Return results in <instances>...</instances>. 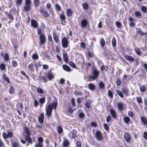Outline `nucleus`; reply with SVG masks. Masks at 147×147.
Wrapping results in <instances>:
<instances>
[{"label":"nucleus","mask_w":147,"mask_h":147,"mask_svg":"<svg viewBox=\"0 0 147 147\" xmlns=\"http://www.w3.org/2000/svg\"><path fill=\"white\" fill-rule=\"evenodd\" d=\"M53 38L55 42H57L58 41V37L57 33L53 32Z\"/></svg>","instance_id":"nucleus-18"},{"label":"nucleus","mask_w":147,"mask_h":147,"mask_svg":"<svg viewBox=\"0 0 147 147\" xmlns=\"http://www.w3.org/2000/svg\"><path fill=\"white\" fill-rule=\"evenodd\" d=\"M77 132L75 130H72L68 134V136L70 138H74L77 136Z\"/></svg>","instance_id":"nucleus-6"},{"label":"nucleus","mask_w":147,"mask_h":147,"mask_svg":"<svg viewBox=\"0 0 147 147\" xmlns=\"http://www.w3.org/2000/svg\"><path fill=\"white\" fill-rule=\"evenodd\" d=\"M57 105V102L53 103L52 105H49L47 107L46 109V115L48 117H50L51 115L53 108H54L55 110H56Z\"/></svg>","instance_id":"nucleus-1"},{"label":"nucleus","mask_w":147,"mask_h":147,"mask_svg":"<svg viewBox=\"0 0 147 147\" xmlns=\"http://www.w3.org/2000/svg\"><path fill=\"white\" fill-rule=\"evenodd\" d=\"M9 91L10 94H12L14 92V89L12 86H11L10 87Z\"/></svg>","instance_id":"nucleus-38"},{"label":"nucleus","mask_w":147,"mask_h":147,"mask_svg":"<svg viewBox=\"0 0 147 147\" xmlns=\"http://www.w3.org/2000/svg\"><path fill=\"white\" fill-rule=\"evenodd\" d=\"M12 147H18V144L17 142H13L11 143Z\"/></svg>","instance_id":"nucleus-51"},{"label":"nucleus","mask_w":147,"mask_h":147,"mask_svg":"<svg viewBox=\"0 0 147 147\" xmlns=\"http://www.w3.org/2000/svg\"><path fill=\"white\" fill-rule=\"evenodd\" d=\"M130 120V118L128 117H125L124 118L123 121L126 123H128Z\"/></svg>","instance_id":"nucleus-29"},{"label":"nucleus","mask_w":147,"mask_h":147,"mask_svg":"<svg viewBox=\"0 0 147 147\" xmlns=\"http://www.w3.org/2000/svg\"><path fill=\"white\" fill-rule=\"evenodd\" d=\"M108 95L111 98H112L113 97V94L112 92L110 90L108 91Z\"/></svg>","instance_id":"nucleus-62"},{"label":"nucleus","mask_w":147,"mask_h":147,"mask_svg":"<svg viewBox=\"0 0 147 147\" xmlns=\"http://www.w3.org/2000/svg\"><path fill=\"white\" fill-rule=\"evenodd\" d=\"M24 131L25 133L27 134V135H30V131L28 128L25 127L24 128Z\"/></svg>","instance_id":"nucleus-33"},{"label":"nucleus","mask_w":147,"mask_h":147,"mask_svg":"<svg viewBox=\"0 0 147 147\" xmlns=\"http://www.w3.org/2000/svg\"><path fill=\"white\" fill-rule=\"evenodd\" d=\"M74 94L76 95H82V92H78L77 91H75L74 92Z\"/></svg>","instance_id":"nucleus-55"},{"label":"nucleus","mask_w":147,"mask_h":147,"mask_svg":"<svg viewBox=\"0 0 147 147\" xmlns=\"http://www.w3.org/2000/svg\"><path fill=\"white\" fill-rule=\"evenodd\" d=\"M100 44L102 46H104L105 44V42L103 38H102L100 39Z\"/></svg>","instance_id":"nucleus-42"},{"label":"nucleus","mask_w":147,"mask_h":147,"mask_svg":"<svg viewBox=\"0 0 147 147\" xmlns=\"http://www.w3.org/2000/svg\"><path fill=\"white\" fill-rule=\"evenodd\" d=\"M69 65L71 67L73 68H75L76 65L73 62L70 61L69 63Z\"/></svg>","instance_id":"nucleus-53"},{"label":"nucleus","mask_w":147,"mask_h":147,"mask_svg":"<svg viewBox=\"0 0 147 147\" xmlns=\"http://www.w3.org/2000/svg\"><path fill=\"white\" fill-rule=\"evenodd\" d=\"M31 3L30 0H25V5L23 8V10L25 11H28L30 8Z\"/></svg>","instance_id":"nucleus-3"},{"label":"nucleus","mask_w":147,"mask_h":147,"mask_svg":"<svg viewBox=\"0 0 147 147\" xmlns=\"http://www.w3.org/2000/svg\"><path fill=\"white\" fill-rule=\"evenodd\" d=\"M44 114L43 113H41L38 118V121L40 123H42L43 121Z\"/></svg>","instance_id":"nucleus-19"},{"label":"nucleus","mask_w":147,"mask_h":147,"mask_svg":"<svg viewBox=\"0 0 147 147\" xmlns=\"http://www.w3.org/2000/svg\"><path fill=\"white\" fill-rule=\"evenodd\" d=\"M83 7L85 9H87L88 8V5L86 3H84L82 4Z\"/></svg>","instance_id":"nucleus-56"},{"label":"nucleus","mask_w":147,"mask_h":147,"mask_svg":"<svg viewBox=\"0 0 147 147\" xmlns=\"http://www.w3.org/2000/svg\"><path fill=\"white\" fill-rule=\"evenodd\" d=\"M116 83L118 85H120L121 84V81L120 80V79L119 78H118L117 80Z\"/></svg>","instance_id":"nucleus-64"},{"label":"nucleus","mask_w":147,"mask_h":147,"mask_svg":"<svg viewBox=\"0 0 147 147\" xmlns=\"http://www.w3.org/2000/svg\"><path fill=\"white\" fill-rule=\"evenodd\" d=\"M140 90L142 92H144L146 89L145 87L144 86H140Z\"/></svg>","instance_id":"nucleus-58"},{"label":"nucleus","mask_w":147,"mask_h":147,"mask_svg":"<svg viewBox=\"0 0 147 147\" xmlns=\"http://www.w3.org/2000/svg\"><path fill=\"white\" fill-rule=\"evenodd\" d=\"M5 13L6 16L8 17L9 19H11V21H13V17L11 14L9 13L7 11L5 12Z\"/></svg>","instance_id":"nucleus-27"},{"label":"nucleus","mask_w":147,"mask_h":147,"mask_svg":"<svg viewBox=\"0 0 147 147\" xmlns=\"http://www.w3.org/2000/svg\"><path fill=\"white\" fill-rule=\"evenodd\" d=\"M30 135H28L26 136L25 137V139L29 143L32 144V141L30 136Z\"/></svg>","instance_id":"nucleus-23"},{"label":"nucleus","mask_w":147,"mask_h":147,"mask_svg":"<svg viewBox=\"0 0 147 147\" xmlns=\"http://www.w3.org/2000/svg\"><path fill=\"white\" fill-rule=\"evenodd\" d=\"M141 120L142 123L145 126L147 125V119L145 116L141 117Z\"/></svg>","instance_id":"nucleus-10"},{"label":"nucleus","mask_w":147,"mask_h":147,"mask_svg":"<svg viewBox=\"0 0 147 147\" xmlns=\"http://www.w3.org/2000/svg\"><path fill=\"white\" fill-rule=\"evenodd\" d=\"M136 100L138 103H140L142 102V98L141 97H138L136 98Z\"/></svg>","instance_id":"nucleus-45"},{"label":"nucleus","mask_w":147,"mask_h":147,"mask_svg":"<svg viewBox=\"0 0 147 147\" xmlns=\"http://www.w3.org/2000/svg\"><path fill=\"white\" fill-rule=\"evenodd\" d=\"M35 147H43V145L42 144L36 143L35 145Z\"/></svg>","instance_id":"nucleus-49"},{"label":"nucleus","mask_w":147,"mask_h":147,"mask_svg":"<svg viewBox=\"0 0 147 147\" xmlns=\"http://www.w3.org/2000/svg\"><path fill=\"white\" fill-rule=\"evenodd\" d=\"M93 76H90L88 77V78L90 81L94 80L98 76L99 72L96 69H94L92 71Z\"/></svg>","instance_id":"nucleus-2"},{"label":"nucleus","mask_w":147,"mask_h":147,"mask_svg":"<svg viewBox=\"0 0 147 147\" xmlns=\"http://www.w3.org/2000/svg\"><path fill=\"white\" fill-rule=\"evenodd\" d=\"M38 142L37 143L40 144H42L43 142V140L42 138L39 137L38 138Z\"/></svg>","instance_id":"nucleus-37"},{"label":"nucleus","mask_w":147,"mask_h":147,"mask_svg":"<svg viewBox=\"0 0 147 147\" xmlns=\"http://www.w3.org/2000/svg\"><path fill=\"white\" fill-rule=\"evenodd\" d=\"M57 131L59 133H61L62 132L63 129L61 127L59 126L57 128Z\"/></svg>","instance_id":"nucleus-43"},{"label":"nucleus","mask_w":147,"mask_h":147,"mask_svg":"<svg viewBox=\"0 0 147 147\" xmlns=\"http://www.w3.org/2000/svg\"><path fill=\"white\" fill-rule=\"evenodd\" d=\"M88 88L90 90H93L95 88V86L93 84L90 83L88 84Z\"/></svg>","instance_id":"nucleus-24"},{"label":"nucleus","mask_w":147,"mask_h":147,"mask_svg":"<svg viewBox=\"0 0 147 147\" xmlns=\"http://www.w3.org/2000/svg\"><path fill=\"white\" fill-rule=\"evenodd\" d=\"M128 114L129 116L131 117H133L134 116V114L132 111H129L128 112Z\"/></svg>","instance_id":"nucleus-54"},{"label":"nucleus","mask_w":147,"mask_h":147,"mask_svg":"<svg viewBox=\"0 0 147 147\" xmlns=\"http://www.w3.org/2000/svg\"><path fill=\"white\" fill-rule=\"evenodd\" d=\"M80 45L81 47L83 49H84L86 47L85 43L83 42H81Z\"/></svg>","instance_id":"nucleus-52"},{"label":"nucleus","mask_w":147,"mask_h":147,"mask_svg":"<svg viewBox=\"0 0 147 147\" xmlns=\"http://www.w3.org/2000/svg\"><path fill=\"white\" fill-rule=\"evenodd\" d=\"M135 50L136 53L138 55H140L141 54L140 51L138 47H136Z\"/></svg>","instance_id":"nucleus-36"},{"label":"nucleus","mask_w":147,"mask_h":147,"mask_svg":"<svg viewBox=\"0 0 147 147\" xmlns=\"http://www.w3.org/2000/svg\"><path fill=\"white\" fill-rule=\"evenodd\" d=\"M69 144V141L65 139H64L63 140V146L64 147H67Z\"/></svg>","instance_id":"nucleus-26"},{"label":"nucleus","mask_w":147,"mask_h":147,"mask_svg":"<svg viewBox=\"0 0 147 147\" xmlns=\"http://www.w3.org/2000/svg\"><path fill=\"white\" fill-rule=\"evenodd\" d=\"M110 112L112 117L114 119L117 118V115L115 111L113 109L110 110Z\"/></svg>","instance_id":"nucleus-12"},{"label":"nucleus","mask_w":147,"mask_h":147,"mask_svg":"<svg viewBox=\"0 0 147 147\" xmlns=\"http://www.w3.org/2000/svg\"><path fill=\"white\" fill-rule=\"evenodd\" d=\"M81 24L82 27H85L86 26L87 24V21L84 19L82 20L81 22Z\"/></svg>","instance_id":"nucleus-28"},{"label":"nucleus","mask_w":147,"mask_h":147,"mask_svg":"<svg viewBox=\"0 0 147 147\" xmlns=\"http://www.w3.org/2000/svg\"><path fill=\"white\" fill-rule=\"evenodd\" d=\"M37 90L38 92L40 94H42L44 92V91L43 90L39 87L37 88Z\"/></svg>","instance_id":"nucleus-41"},{"label":"nucleus","mask_w":147,"mask_h":147,"mask_svg":"<svg viewBox=\"0 0 147 147\" xmlns=\"http://www.w3.org/2000/svg\"><path fill=\"white\" fill-rule=\"evenodd\" d=\"M61 45L63 48H65L68 47V43L66 38L64 37L62 39Z\"/></svg>","instance_id":"nucleus-5"},{"label":"nucleus","mask_w":147,"mask_h":147,"mask_svg":"<svg viewBox=\"0 0 147 147\" xmlns=\"http://www.w3.org/2000/svg\"><path fill=\"white\" fill-rule=\"evenodd\" d=\"M81 143L80 142H77L76 143V147H81Z\"/></svg>","instance_id":"nucleus-63"},{"label":"nucleus","mask_w":147,"mask_h":147,"mask_svg":"<svg viewBox=\"0 0 147 147\" xmlns=\"http://www.w3.org/2000/svg\"><path fill=\"white\" fill-rule=\"evenodd\" d=\"M31 24L34 28H36L38 26V23L37 22L34 20H32L31 21Z\"/></svg>","instance_id":"nucleus-17"},{"label":"nucleus","mask_w":147,"mask_h":147,"mask_svg":"<svg viewBox=\"0 0 147 147\" xmlns=\"http://www.w3.org/2000/svg\"><path fill=\"white\" fill-rule=\"evenodd\" d=\"M111 42L113 46L115 47L116 46V40L115 38L114 37L112 38Z\"/></svg>","instance_id":"nucleus-31"},{"label":"nucleus","mask_w":147,"mask_h":147,"mask_svg":"<svg viewBox=\"0 0 147 147\" xmlns=\"http://www.w3.org/2000/svg\"><path fill=\"white\" fill-rule=\"evenodd\" d=\"M35 6L37 7L39 6V0H34Z\"/></svg>","instance_id":"nucleus-39"},{"label":"nucleus","mask_w":147,"mask_h":147,"mask_svg":"<svg viewBox=\"0 0 147 147\" xmlns=\"http://www.w3.org/2000/svg\"><path fill=\"white\" fill-rule=\"evenodd\" d=\"M13 132L9 130L7 131V133L3 132V136L5 139H6L8 138H11L13 136Z\"/></svg>","instance_id":"nucleus-4"},{"label":"nucleus","mask_w":147,"mask_h":147,"mask_svg":"<svg viewBox=\"0 0 147 147\" xmlns=\"http://www.w3.org/2000/svg\"><path fill=\"white\" fill-rule=\"evenodd\" d=\"M63 58L64 61L67 63L68 61V56L67 53H63Z\"/></svg>","instance_id":"nucleus-21"},{"label":"nucleus","mask_w":147,"mask_h":147,"mask_svg":"<svg viewBox=\"0 0 147 147\" xmlns=\"http://www.w3.org/2000/svg\"><path fill=\"white\" fill-rule=\"evenodd\" d=\"M96 137L98 140H101L102 138L100 132L99 131H97L96 133Z\"/></svg>","instance_id":"nucleus-8"},{"label":"nucleus","mask_w":147,"mask_h":147,"mask_svg":"<svg viewBox=\"0 0 147 147\" xmlns=\"http://www.w3.org/2000/svg\"><path fill=\"white\" fill-rule=\"evenodd\" d=\"M124 104L121 102H120L117 104V107L118 109L120 111H122L124 109Z\"/></svg>","instance_id":"nucleus-14"},{"label":"nucleus","mask_w":147,"mask_h":147,"mask_svg":"<svg viewBox=\"0 0 147 147\" xmlns=\"http://www.w3.org/2000/svg\"><path fill=\"white\" fill-rule=\"evenodd\" d=\"M45 98H43L39 99V102L41 104H43L45 101Z\"/></svg>","instance_id":"nucleus-60"},{"label":"nucleus","mask_w":147,"mask_h":147,"mask_svg":"<svg viewBox=\"0 0 147 147\" xmlns=\"http://www.w3.org/2000/svg\"><path fill=\"white\" fill-rule=\"evenodd\" d=\"M116 25L117 27L119 28L121 27V24L120 22H117L116 23Z\"/></svg>","instance_id":"nucleus-59"},{"label":"nucleus","mask_w":147,"mask_h":147,"mask_svg":"<svg viewBox=\"0 0 147 147\" xmlns=\"http://www.w3.org/2000/svg\"><path fill=\"white\" fill-rule=\"evenodd\" d=\"M65 82V79L63 78H61L59 80V82L60 84H62L64 83Z\"/></svg>","instance_id":"nucleus-61"},{"label":"nucleus","mask_w":147,"mask_h":147,"mask_svg":"<svg viewBox=\"0 0 147 147\" xmlns=\"http://www.w3.org/2000/svg\"><path fill=\"white\" fill-rule=\"evenodd\" d=\"M3 77L4 79L7 82H8V83H9V80L8 78L6 76V75L5 74H3Z\"/></svg>","instance_id":"nucleus-44"},{"label":"nucleus","mask_w":147,"mask_h":147,"mask_svg":"<svg viewBox=\"0 0 147 147\" xmlns=\"http://www.w3.org/2000/svg\"><path fill=\"white\" fill-rule=\"evenodd\" d=\"M117 94L121 98L123 97V96L122 92L120 91L117 90L116 91Z\"/></svg>","instance_id":"nucleus-35"},{"label":"nucleus","mask_w":147,"mask_h":147,"mask_svg":"<svg viewBox=\"0 0 147 147\" xmlns=\"http://www.w3.org/2000/svg\"><path fill=\"white\" fill-rule=\"evenodd\" d=\"M137 32L142 36L146 34L145 33L142 32V30L140 29H138L137 30Z\"/></svg>","instance_id":"nucleus-48"},{"label":"nucleus","mask_w":147,"mask_h":147,"mask_svg":"<svg viewBox=\"0 0 147 147\" xmlns=\"http://www.w3.org/2000/svg\"><path fill=\"white\" fill-rule=\"evenodd\" d=\"M125 58L127 60L131 62H134V59L132 58L131 56L128 55H125L124 56Z\"/></svg>","instance_id":"nucleus-13"},{"label":"nucleus","mask_w":147,"mask_h":147,"mask_svg":"<svg viewBox=\"0 0 147 147\" xmlns=\"http://www.w3.org/2000/svg\"><path fill=\"white\" fill-rule=\"evenodd\" d=\"M32 58L34 59L37 60L38 59V56L37 54H34L32 55Z\"/></svg>","instance_id":"nucleus-47"},{"label":"nucleus","mask_w":147,"mask_h":147,"mask_svg":"<svg viewBox=\"0 0 147 147\" xmlns=\"http://www.w3.org/2000/svg\"><path fill=\"white\" fill-rule=\"evenodd\" d=\"M135 15L136 17L139 18L141 16V13L138 11H136L135 12Z\"/></svg>","instance_id":"nucleus-30"},{"label":"nucleus","mask_w":147,"mask_h":147,"mask_svg":"<svg viewBox=\"0 0 147 147\" xmlns=\"http://www.w3.org/2000/svg\"><path fill=\"white\" fill-rule=\"evenodd\" d=\"M59 17L61 22L65 21L66 19V17L64 13L62 12V13L60 15Z\"/></svg>","instance_id":"nucleus-22"},{"label":"nucleus","mask_w":147,"mask_h":147,"mask_svg":"<svg viewBox=\"0 0 147 147\" xmlns=\"http://www.w3.org/2000/svg\"><path fill=\"white\" fill-rule=\"evenodd\" d=\"M12 66L14 67H16L18 66V64L16 61L13 60L11 61Z\"/></svg>","instance_id":"nucleus-34"},{"label":"nucleus","mask_w":147,"mask_h":147,"mask_svg":"<svg viewBox=\"0 0 147 147\" xmlns=\"http://www.w3.org/2000/svg\"><path fill=\"white\" fill-rule=\"evenodd\" d=\"M28 68L31 71L33 72L34 71V65L32 63L29 64L28 66Z\"/></svg>","instance_id":"nucleus-16"},{"label":"nucleus","mask_w":147,"mask_h":147,"mask_svg":"<svg viewBox=\"0 0 147 147\" xmlns=\"http://www.w3.org/2000/svg\"><path fill=\"white\" fill-rule=\"evenodd\" d=\"M4 58L5 60L6 61H8L9 60V57L8 54L7 53H6L5 54Z\"/></svg>","instance_id":"nucleus-50"},{"label":"nucleus","mask_w":147,"mask_h":147,"mask_svg":"<svg viewBox=\"0 0 147 147\" xmlns=\"http://www.w3.org/2000/svg\"><path fill=\"white\" fill-rule=\"evenodd\" d=\"M141 10L143 12L145 13L147 11V8L146 7L143 6L141 7Z\"/></svg>","instance_id":"nucleus-32"},{"label":"nucleus","mask_w":147,"mask_h":147,"mask_svg":"<svg viewBox=\"0 0 147 147\" xmlns=\"http://www.w3.org/2000/svg\"><path fill=\"white\" fill-rule=\"evenodd\" d=\"M99 87L101 89L105 87L104 84L102 82H100L99 84Z\"/></svg>","instance_id":"nucleus-40"},{"label":"nucleus","mask_w":147,"mask_h":147,"mask_svg":"<svg viewBox=\"0 0 147 147\" xmlns=\"http://www.w3.org/2000/svg\"><path fill=\"white\" fill-rule=\"evenodd\" d=\"M124 138L127 142H129L130 141V136L129 134L125 132L124 134Z\"/></svg>","instance_id":"nucleus-9"},{"label":"nucleus","mask_w":147,"mask_h":147,"mask_svg":"<svg viewBox=\"0 0 147 147\" xmlns=\"http://www.w3.org/2000/svg\"><path fill=\"white\" fill-rule=\"evenodd\" d=\"M73 13L72 11L70 9H68L66 10V14L67 16H71Z\"/></svg>","instance_id":"nucleus-25"},{"label":"nucleus","mask_w":147,"mask_h":147,"mask_svg":"<svg viewBox=\"0 0 147 147\" xmlns=\"http://www.w3.org/2000/svg\"><path fill=\"white\" fill-rule=\"evenodd\" d=\"M40 12L45 17H47L49 16V14L47 11L44 10L43 9H41L40 10Z\"/></svg>","instance_id":"nucleus-11"},{"label":"nucleus","mask_w":147,"mask_h":147,"mask_svg":"<svg viewBox=\"0 0 147 147\" xmlns=\"http://www.w3.org/2000/svg\"><path fill=\"white\" fill-rule=\"evenodd\" d=\"M47 78L49 80L51 81L53 79L54 75L51 72L49 73L47 75Z\"/></svg>","instance_id":"nucleus-15"},{"label":"nucleus","mask_w":147,"mask_h":147,"mask_svg":"<svg viewBox=\"0 0 147 147\" xmlns=\"http://www.w3.org/2000/svg\"><path fill=\"white\" fill-rule=\"evenodd\" d=\"M40 42L41 45L44 44L45 42V37L44 34H40Z\"/></svg>","instance_id":"nucleus-7"},{"label":"nucleus","mask_w":147,"mask_h":147,"mask_svg":"<svg viewBox=\"0 0 147 147\" xmlns=\"http://www.w3.org/2000/svg\"><path fill=\"white\" fill-rule=\"evenodd\" d=\"M0 67L2 70H4L5 68V66L4 64H2L0 65Z\"/></svg>","instance_id":"nucleus-57"},{"label":"nucleus","mask_w":147,"mask_h":147,"mask_svg":"<svg viewBox=\"0 0 147 147\" xmlns=\"http://www.w3.org/2000/svg\"><path fill=\"white\" fill-rule=\"evenodd\" d=\"M42 65L40 61H38L37 63H34V66L36 68H37L38 67H40Z\"/></svg>","instance_id":"nucleus-46"},{"label":"nucleus","mask_w":147,"mask_h":147,"mask_svg":"<svg viewBox=\"0 0 147 147\" xmlns=\"http://www.w3.org/2000/svg\"><path fill=\"white\" fill-rule=\"evenodd\" d=\"M62 67L63 69L65 71H70V68L68 66L63 65H62Z\"/></svg>","instance_id":"nucleus-20"}]
</instances>
